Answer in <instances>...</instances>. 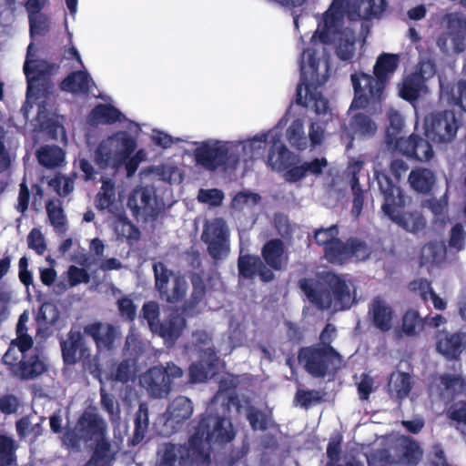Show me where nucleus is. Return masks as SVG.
<instances>
[{
  "mask_svg": "<svg viewBox=\"0 0 466 466\" xmlns=\"http://www.w3.org/2000/svg\"><path fill=\"white\" fill-rule=\"evenodd\" d=\"M390 126L387 129L386 144L391 150H396L399 145L405 140L404 120L402 116L396 110L389 112Z\"/></svg>",
  "mask_w": 466,
  "mask_h": 466,
  "instance_id": "72a5a7b5",
  "label": "nucleus"
},
{
  "mask_svg": "<svg viewBox=\"0 0 466 466\" xmlns=\"http://www.w3.org/2000/svg\"><path fill=\"white\" fill-rule=\"evenodd\" d=\"M370 314L377 329L387 331L392 328L395 314L390 304L386 300L376 298L370 304Z\"/></svg>",
  "mask_w": 466,
  "mask_h": 466,
  "instance_id": "c85d7f7f",
  "label": "nucleus"
},
{
  "mask_svg": "<svg viewBox=\"0 0 466 466\" xmlns=\"http://www.w3.org/2000/svg\"><path fill=\"white\" fill-rule=\"evenodd\" d=\"M127 206L134 214L142 212L146 216H155L162 209L164 203L156 198L153 188L139 187L129 196Z\"/></svg>",
  "mask_w": 466,
  "mask_h": 466,
  "instance_id": "393cba45",
  "label": "nucleus"
},
{
  "mask_svg": "<svg viewBox=\"0 0 466 466\" xmlns=\"http://www.w3.org/2000/svg\"><path fill=\"white\" fill-rule=\"evenodd\" d=\"M81 346V333L79 331L71 330L67 339L61 342L62 354L66 363L73 364L77 360V352Z\"/></svg>",
  "mask_w": 466,
  "mask_h": 466,
  "instance_id": "49530a36",
  "label": "nucleus"
},
{
  "mask_svg": "<svg viewBox=\"0 0 466 466\" xmlns=\"http://www.w3.org/2000/svg\"><path fill=\"white\" fill-rule=\"evenodd\" d=\"M459 122L452 111L432 113L424 120V134L428 139L440 146L451 143L457 135Z\"/></svg>",
  "mask_w": 466,
  "mask_h": 466,
  "instance_id": "9d476101",
  "label": "nucleus"
},
{
  "mask_svg": "<svg viewBox=\"0 0 466 466\" xmlns=\"http://www.w3.org/2000/svg\"><path fill=\"white\" fill-rule=\"evenodd\" d=\"M260 200L261 197L258 193L242 190L233 197L230 207L235 212L248 214L254 211Z\"/></svg>",
  "mask_w": 466,
  "mask_h": 466,
  "instance_id": "58836bf2",
  "label": "nucleus"
},
{
  "mask_svg": "<svg viewBox=\"0 0 466 466\" xmlns=\"http://www.w3.org/2000/svg\"><path fill=\"white\" fill-rule=\"evenodd\" d=\"M49 186L60 196L67 195L74 189V179L69 177L57 175L50 180Z\"/></svg>",
  "mask_w": 466,
  "mask_h": 466,
  "instance_id": "338daca9",
  "label": "nucleus"
},
{
  "mask_svg": "<svg viewBox=\"0 0 466 466\" xmlns=\"http://www.w3.org/2000/svg\"><path fill=\"white\" fill-rule=\"evenodd\" d=\"M446 255V248L442 243L433 242L421 248L420 264L430 267L441 264Z\"/></svg>",
  "mask_w": 466,
  "mask_h": 466,
  "instance_id": "a18cd8bd",
  "label": "nucleus"
},
{
  "mask_svg": "<svg viewBox=\"0 0 466 466\" xmlns=\"http://www.w3.org/2000/svg\"><path fill=\"white\" fill-rule=\"evenodd\" d=\"M89 122L92 124H112L119 122L129 132L137 133L140 127L127 118L115 106L111 105H98L89 115Z\"/></svg>",
  "mask_w": 466,
  "mask_h": 466,
  "instance_id": "a878e982",
  "label": "nucleus"
},
{
  "mask_svg": "<svg viewBox=\"0 0 466 466\" xmlns=\"http://www.w3.org/2000/svg\"><path fill=\"white\" fill-rule=\"evenodd\" d=\"M195 350L200 354L201 360L198 364H192L189 368V375L192 382H203L213 377L221 367V363L209 347V338L207 332L198 331L193 335Z\"/></svg>",
  "mask_w": 466,
  "mask_h": 466,
  "instance_id": "9b49d317",
  "label": "nucleus"
},
{
  "mask_svg": "<svg viewBox=\"0 0 466 466\" xmlns=\"http://www.w3.org/2000/svg\"><path fill=\"white\" fill-rule=\"evenodd\" d=\"M61 83V88L71 93H87L90 92L94 82L88 72L85 69H75Z\"/></svg>",
  "mask_w": 466,
  "mask_h": 466,
  "instance_id": "c9c22d12",
  "label": "nucleus"
},
{
  "mask_svg": "<svg viewBox=\"0 0 466 466\" xmlns=\"http://www.w3.org/2000/svg\"><path fill=\"white\" fill-rule=\"evenodd\" d=\"M154 273L156 288L163 299L177 302L184 297L187 289L184 277L168 270L161 262L154 264Z\"/></svg>",
  "mask_w": 466,
  "mask_h": 466,
  "instance_id": "f3484780",
  "label": "nucleus"
},
{
  "mask_svg": "<svg viewBox=\"0 0 466 466\" xmlns=\"http://www.w3.org/2000/svg\"><path fill=\"white\" fill-rule=\"evenodd\" d=\"M336 8L335 15H340L344 19L347 15L350 20L358 18L368 19L378 16L384 10L383 0H341Z\"/></svg>",
  "mask_w": 466,
  "mask_h": 466,
  "instance_id": "5701e85b",
  "label": "nucleus"
},
{
  "mask_svg": "<svg viewBox=\"0 0 466 466\" xmlns=\"http://www.w3.org/2000/svg\"><path fill=\"white\" fill-rule=\"evenodd\" d=\"M299 360L315 377H323L327 371L338 369L341 362L339 355L328 346L324 349H303L299 352Z\"/></svg>",
  "mask_w": 466,
  "mask_h": 466,
  "instance_id": "f8f14e48",
  "label": "nucleus"
},
{
  "mask_svg": "<svg viewBox=\"0 0 466 466\" xmlns=\"http://www.w3.org/2000/svg\"><path fill=\"white\" fill-rule=\"evenodd\" d=\"M114 230L118 237L127 239H137L138 238V230L129 222L123 215L122 209L115 214Z\"/></svg>",
  "mask_w": 466,
  "mask_h": 466,
  "instance_id": "6e6d98bb",
  "label": "nucleus"
},
{
  "mask_svg": "<svg viewBox=\"0 0 466 466\" xmlns=\"http://www.w3.org/2000/svg\"><path fill=\"white\" fill-rule=\"evenodd\" d=\"M46 370V363L39 356L34 355L25 358L18 365H14L12 373L21 380H32Z\"/></svg>",
  "mask_w": 466,
  "mask_h": 466,
  "instance_id": "473e14b6",
  "label": "nucleus"
},
{
  "mask_svg": "<svg viewBox=\"0 0 466 466\" xmlns=\"http://www.w3.org/2000/svg\"><path fill=\"white\" fill-rule=\"evenodd\" d=\"M411 187L418 192L429 191L435 182L434 174L427 168L412 170L409 176Z\"/></svg>",
  "mask_w": 466,
  "mask_h": 466,
  "instance_id": "8fccbe9b",
  "label": "nucleus"
},
{
  "mask_svg": "<svg viewBox=\"0 0 466 466\" xmlns=\"http://www.w3.org/2000/svg\"><path fill=\"white\" fill-rule=\"evenodd\" d=\"M299 285L308 299L321 309L343 310L354 301L353 285L342 276L329 273L322 282L302 279Z\"/></svg>",
  "mask_w": 466,
  "mask_h": 466,
  "instance_id": "20e7f679",
  "label": "nucleus"
},
{
  "mask_svg": "<svg viewBox=\"0 0 466 466\" xmlns=\"http://www.w3.org/2000/svg\"><path fill=\"white\" fill-rule=\"evenodd\" d=\"M116 450L113 449L107 441L96 443L91 459L86 466H111Z\"/></svg>",
  "mask_w": 466,
  "mask_h": 466,
  "instance_id": "de8ad7c7",
  "label": "nucleus"
},
{
  "mask_svg": "<svg viewBox=\"0 0 466 466\" xmlns=\"http://www.w3.org/2000/svg\"><path fill=\"white\" fill-rule=\"evenodd\" d=\"M143 318L147 321L150 330L161 337L165 344L171 347L181 336L186 323L183 317L171 315L164 323H159V307L157 302H147L142 308Z\"/></svg>",
  "mask_w": 466,
  "mask_h": 466,
  "instance_id": "1a4fd4ad",
  "label": "nucleus"
},
{
  "mask_svg": "<svg viewBox=\"0 0 466 466\" xmlns=\"http://www.w3.org/2000/svg\"><path fill=\"white\" fill-rule=\"evenodd\" d=\"M345 131L352 138L370 137L376 133L377 125L369 116L359 113L351 116L349 127H345Z\"/></svg>",
  "mask_w": 466,
  "mask_h": 466,
  "instance_id": "2f4dec72",
  "label": "nucleus"
},
{
  "mask_svg": "<svg viewBox=\"0 0 466 466\" xmlns=\"http://www.w3.org/2000/svg\"><path fill=\"white\" fill-rule=\"evenodd\" d=\"M338 228L336 226H331L328 228H321L315 232V240L319 245L324 247V250L326 251V248L333 241H337Z\"/></svg>",
  "mask_w": 466,
  "mask_h": 466,
  "instance_id": "774afa93",
  "label": "nucleus"
},
{
  "mask_svg": "<svg viewBox=\"0 0 466 466\" xmlns=\"http://www.w3.org/2000/svg\"><path fill=\"white\" fill-rule=\"evenodd\" d=\"M46 211L49 220L55 228L59 231L63 230L65 226V217L59 203L55 200L49 201L46 205Z\"/></svg>",
  "mask_w": 466,
  "mask_h": 466,
  "instance_id": "680f3d73",
  "label": "nucleus"
},
{
  "mask_svg": "<svg viewBox=\"0 0 466 466\" xmlns=\"http://www.w3.org/2000/svg\"><path fill=\"white\" fill-rule=\"evenodd\" d=\"M286 137L291 147L304 150L309 143L311 146L319 145L324 137V130L320 126L311 123L309 135H307L303 119L295 118L287 129Z\"/></svg>",
  "mask_w": 466,
  "mask_h": 466,
  "instance_id": "aec40b11",
  "label": "nucleus"
},
{
  "mask_svg": "<svg viewBox=\"0 0 466 466\" xmlns=\"http://www.w3.org/2000/svg\"><path fill=\"white\" fill-rule=\"evenodd\" d=\"M194 148L192 156L196 167L208 171L223 169L233 172V161H231L230 140L208 138L192 143Z\"/></svg>",
  "mask_w": 466,
  "mask_h": 466,
  "instance_id": "0eeeda50",
  "label": "nucleus"
},
{
  "mask_svg": "<svg viewBox=\"0 0 466 466\" xmlns=\"http://www.w3.org/2000/svg\"><path fill=\"white\" fill-rule=\"evenodd\" d=\"M411 390L410 376L408 373L397 371L390 375L389 390L397 399L406 398Z\"/></svg>",
  "mask_w": 466,
  "mask_h": 466,
  "instance_id": "c03bdc74",
  "label": "nucleus"
},
{
  "mask_svg": "<svg viewBox=\"0 0 466 466\" xmlns=\"http://www.w3.org/2000/svg\"><path fill=\"white\" fill-rule=\"evenodd\" d=\"M397 447L401 452L403 461L407 464L415 465L422 457V449L409 437L402 436L399 438Z\"/></svg>",
  "mask_w": 466,
  "mask_h": 466,
  "instance_id": "37998d69",
  "label": "nucleus"
},
{
  "mask_svg": "<svg viewBox=\"0 0 466 466\" xmlns=\"http://www.w3.org/2000/svg\"><path fill=\"white\" fill-rule=\"evenodd\" d=\"M56 70V66L37 57V48L30 44L27 48L24 72L27 79L26 101L23 113L26 119L36 106L35 127L54 132V138L66 141V136L60 117L54 112L53 98L48 91L46 76Z\"/></svg>",
  "mask_w": 466,
  "mask_h": 466,
  "instance_id": "7ed1b4c3",
  "label": "nucleus"
},
{
  "mask_svg": "<svg viewBox=\"0 0 466 466\" xmlns=\"http://www.w3.org/2000/svg\"><path fill=\"white\" fill-rule=\"evenodd\" d=\"M149 172L169 184H180L183 181V172L172 162L153 167L149 169Z\"/></svg>",
  "mask_w": 466,
  "mask_h": 466,
  "instance_id": "09e8293b",
  "label": "nucleus"
},
{
  "mask_svg": "<svg viewBox=\"0 0 466 466\" xmlns=\"http://www.w3.org/2000/svg\"><path fill=\"white\" fill-rule=\"evenodd\" d=\"M247 416L253 430H264L271 421L268 414L258 411L253 408L248 410Z\"/></svg>",
  "mask_w": 466,
  "mask_h": 466,
  "instance_id": "69168bd1",
  "label": "nucleus"
},
{
  "mask_svg": "<svg viewBox=\"0 0 466 466\" xmlns=\"http://www.w3.org/2000/svg\"><path fill=\"white\" fill-rule=\"evenodd\" d=\"M262 255L268 266L274 269H280L287 262L283 244L280 240L268 241L263 248Z\"/></svg>",
  "mask_w": 466,
  "mask_h": 466,
  "instance_id": "ea45409f",
  "label": "nucleus"
},
{
  "mask_svg": "<svg viewBox=\"0 0 466 466\" xmlns=\"http://www.w3.org/2000/svg\"><path fill=\"white\" fill-rule=\"evenodd\" d=\"M224 199V193L218 188L200 189L198 194V200L209 207H218Z\"/></svg>",
  "mask_w": 466,
  "mask_h": 466,
  "instance_id": "bf43d9fd",
  "label": "nucleus"
},
{
  "mask_svg": "<svg viewBox=\"0 0 466 466\" xmlns=\"http://www.w3.org/2000/svg\"><path fill=\"white\" fill-rule=\"evenodd\" d=\"M197 455L192 452L190 440L187 446L162 443L157 449L156 466H175L177 462L180 466H205L197 465Z\"/></svg>",
  "mask_w": 466,
  "mask_h": 466,
  "instance_id": "412c9836",
  "label": "nucleus"
},
{
  "mask_svg": "<svg viewBox=\"0 0 466 466\" xmlns=\"http://www.w3.org/2000/svg\"><path fill=\"white\" fill-rule=\"evenodd\" d=\"M105 434V421L95 412L86 410L78 420L75 431L73 432H66L64 437V442L72 447L77 446L79 441H96L98 443L100 441H106L104 439Z\"/></svg>",
  "mask_w": 466,
  "mask_h": 466,
  "instance_id": "dca6fc26",
  "label": "nucleus"
},
{
  "mask_svg": "<svg viewBox=\"0 0 466 466\" xmlns=\"http://www.w3.org/2000/svg\"><path fill=\"white\" fill-rule=\"evenodd\" d=\"M148 429V410L146 404H140L135 418V432L132 438V445H137L146 436Z\"/></svg>",
  "mask_w": 466,
  "mask_h": 466,
  "instance_id": "5fc2aeb1",
  "label": "nucleus"
},
{
  "mask_svg": "<svg viewBox=\"0 0 466 466\" xmlns=\"http://www.w3.org/2000/svg\"><path fill=\"white\" fill-rule=\"evenodd\" d=\"M238 379L227 374L219 381V390L208 406L205 417L200 420L196 432L190 438V447L196 457L197 465H208L209 450L212 445L231 441L236 432L233 425L227 417L231 407L240 411L241 407L237 403L228 390L236 387Z\"/></svg>",
  "mask_w": 466,
  "mask_h": 466,
  "instance_id": "f03ea898",
  "label": "nucleus"
},
{
  "mask_svg": "<svg viewBox=\"0 0 466 466\" xmlns=\"http://www.w3.org/2000/svg\"><path fill=\"white\" fill-rule=\"evenodd\" d=\"M230 230L226 221L215 218L206 222L201 238L208 246V254L216 260L226 258L230 252Z\"/></svg>",
  "mask_w": 466,
  "mask_h": 466,
  "instance_id": "ddd939ff",
  "label": "nucleus"
},
{
  "mask_svg": "<svg viewBox=\"0 0 466 466\" xmlns=\"http://www.w3.org/2000/svg\"><path fill=\"white\" fill-rule=\"evenodd\" d=\"M14 441L5 436H0V466H13Z\"/></svg>",
  "mask_w": 466,
  "mask_h": 466,
  "instance_id": "e2e57ef3",
  "label": "nucleus"
},
{
  "mask_svg": "<svg viewBox=\"0 0 466 466\" xmlns=\"http://www.w3.org/2000/svg\"><path fill=\"white\" fill-rule=\"evenodd\" d=\"M5 137V131L0 127V193L4 190L8 182L9 171L8 168L11 165V156L5 150L3 144V138Z\"/></svg>",
  "mask_w": 466,
  "mask_h": 466,
  "instance_id": "13d9d810",
  "label": "nucleus"
},
{
  "mask_svg": "<svg viewBox=\"0 0 466 466\" xmlns=\"http://www.w3.org/2000/svg\"><path fill=\"white\" fill-rule=\"evenodd\" d=\"M325 256L327 259L335 264H341L351 258L350 251V241L343 244L339 239L333 241L331 245L326 248Z\"/></svg>",
  "mask_w": 466,
  "mask_h": 466,
  "instance_id": "864d4df0",
  "label": "nucleus"
},
{
  "mask_svg": "<svg viewBox=\"0 0 466 466\" xmlns=\"http://www.w3.org/2000/svg\"><path fill=\"white\" fill-rule=\"evenodd\" d=\"M283 120L274 127V139H270L268 143V151L265 159L268 167L274 171H288L293 168L298 161V157L289 151L286 145L282 142V125Z\"/></svg>",
  "mask_w": 466,
  "mask_h": 466,
  "instance_id": "a211bd4d",
  "label": "nucleus"
},
{
  "mask_svg": "<svg viewBox=\"0 0 466 466\" xmlns=\"http://www.w3.org/2000/svg\"><path fill=\"white\" fill-rule=\"evenodd\" d=\"M399 64V56L392 54H382L378 58L373 67L375 77L383 85L394 74Z\"/></svg>",
  "mask_w": 466,
  "mask_h": 466,
  "instance_id": "e433bc0d",
  "label": "nucleus"
},
{
  "mask_svg": "<svg viewBox=\"0 0 466 466\" xmlns=\"http://www.w3.org/2000/svg\"><path fill=\"white\" fill-rule=\"evenodd\" d=\"M374 174L383 196L381 208L384 214L407 232L415 234L423 230L426 220L420 211L400 212L406 204V198L400 188L384 173L379 162L374 164Z\"/></svg>",
  "mask_w": 466,
  "mask_h": 466,
  "instance_id": "39448f33",
  "label": "nucleus"
},
{
  "mask_svg": "<svg viewBox=\"0 0 466 466\" xmlns=\"http://www.w3.org/2000/svg\"><path fill=\"white\" fill-rule=\"evenodd\" d=\"M59 318V312L56 305L44 303L38 312L37 321L40 325L54 324Z\"/></svg>",
  "mask_w": 466,
  "mask_h": 466,
  "instance_id": "0e129e2a",
  "label": "nucleus"
},
{
  "mask_svg": "<svg viewBox=\"0 0 466 466\" xmlns=\"http://www.w3.org/2000/svg\"><path fill=\"white\" fill-rule=\"evenodd\" d=\"M441 96L450 103L460 105L466 111V82L460 81L450 92L444 86L442 80H440Z\"/></svg>",
  "mask_w": 466,
  "mask_h": 466,
  "instance_id": "3c124183",
  "label": "nucleus"
},
{
  "mask_svg": "<svg viewBox=\"0 0 466 466\" xmlns=\"http://www.w3.org/2000/svg\"><path fill=\"white\" fill-rule=\"evenodd\" d=\"M183 370L174 363H167L164 369L154 367L143 374L139 382L142 387L154 397L162 398L167 396L170 390L173 380L181 378Z\"/></svg>",
  "mask_w": 466,
  "mask_h": 466,
  "instance_id": "2eb2a0df",
  "label": "nucleus"
},
{
  "mask_svg": "<svg viewBox=\"0 0 466 466\" xmlns=\"http://www.w3.org/2000/svg\"><path fill=\"white\" fill-rule=\"evenodd\" d=\"M38 161L46 167L59 166L65 159V153L56 146H45L37 152Z\"/></svg>",
  "mask_w": 466,
  "mask_h": 466,
  "instance_id": "603ef678",
  "label": "nucleus"
},
{
  "mask_svg": "<svg viewBox=\"0 0 466 466\" xmlns=\"http://www.w3.org/2000/svg\"><path fill=\"white\" fill-rule=\"evenodd\" d=\"M463 388V380L460 374L443 373L432 379L430 393L445 402L452 400Z\"/></svg>",
  "mask_w": 466,
  "mask_h": 466,
  "instance_id": "b1692460",
  "label": "nucleus"
},
{
  "mask_svg": "<svg viewBox=\"0 0 466 466\" xmlns=\"http://www.w3.org/2000/svg\"><path fill=\"white\" fill-rule=\"evenodd\" d=\"M340 1L333 0L309 43L303 48L299 61L301 82L297 88V102L319 116L330 112L329 101L319 90L329 77L326 45H333L338 57L343 61L351 60L357 50L354 30L345 25L341 15H335Z\"/></svg>",
  "mask_w": 466,
  "mask_h": 466,
  "instance_id": "f257e3e1",
  "label": "nucleus"
},
{
  "mask_svg": "<svg viewBox=\"0 0 466 466\" xmlns=\"http://www.w3.org/2000/svg\"><path fill=\"white\" fill-rule=\"evenodd\" d=\"M238 270L239 274L245 278L258 274L263 281H269L273 279V273L262 265L258 257L239 255Z\"/></svg>",
  "mask_w": 466,
  "mask_h": 466,
  "instance_id": "f704fd0d",
  "label": "nucleus"
},
{
  "mask_svg": "<svg viewBox=\"0 0 466 466\" xmlns=\"http://www.w3.org/2000/svg\"><path fill=\"white\" fill-rule=\"evenodd\" d=\"M328 167L325 157L315 158L309 162H304L300 166H295L284 173V178L288 182H297L309 175L318 176Z\"/></svg>",
  "mask_w": 466,
  "mask_h": 466,
  "instance_id": "c756f323",
  "label": "nucleus"
},
{
  "mask_svg": "<svg viewBox=\"0 0 466 466\" xmlns=\"http://www.w3.org/2000/svg\"><path fill=\"white\" fill-rule=\"evenodd\" d=\"M428 87L423 81H421L420 76L412 74L407 76L400 86V96L408 100L414 101L421 94H425Z\"/></svg>",
  "mask_w": 466,
  "mask_h": 466,
  "instance_id": "a19ab883",
  "label": "nucleus"
},
{
  "mask_svg": "<svg viewBox=\"0 0 466 466\" xmlns=\"http://www.w3.org/2000/svg\"><path fill=\"white\" fill-rule=\"evenodd\" d=\"M193 410V405L189 399L180 396L173 400L160 419L164 427L162 433L169 435L176 432L191 417Z\"/></svg>",
  "mask_w": 466,
  "mask_h": 466,
  "instance_id": "4be33fe9",
  "label": "nucleus"
},
{
  "mask_svg": "<svg viewBox=\"0 0 466 466\" xmlns=\"http://www.w3.org/2000/svg\"><path fill=\"white\" fill-rule=\"evenodd\" d=\"M32 345V338L23 339L16 337V339L11 342L8 350L4 355L3 362L10 366V370H12L14 365H18V363L25 358V352L28 350Z\"/></svg>",
  "mask_w": 466,
  "mask_h": 466,
  "instance_id": "4c0bfd02",
  "label": "nucleus"
},
{
  "mask_svg": "<svg viewBox=\"0 0 466 466\" xmlns=\"http://www.w3.org/2000/svg\"><path fill=\"white\" fill-rule=\"evenodd\" d=\"M85 333L95 340L99 350H109L117 335L112 325L105 323L88 325L85 328Z\"/></svg>",
  "mask_w": 466,
  "mask_h": 466,
  "instance_id": "7c9ffc66",
  "label": "nucleus"
},
{
  "mask_svg": "<svg viewBox=\"0 0 466 466\" xmlns=\"http://www.w3.org/2000/svg\"><path fill=\"white\" fill-rule=\"evenodd\" d=\"M129 131H117L99 141L93 152L96 164L101 168L122 167L137 148V140Z\"/></svg>",
  "mask_w": 466,
  "mask_h": 466,
  "instance_id": "423d86ee",
  "label": "nucleus"
},
{
  "mask_svg": "<svg viewBox=\"0 0 466 466\" xmlns=\"http://www.w3.org/2000/svg\"><path fill=\"white\" fill-rule=\"evenodd\" d=\"M395 151L409 157H415L419 161H429L434 155L431 145L414 135L403 140Z\"/></svg>",
  "mask_w": 466,
  "mask_h": 466,
  "instance_id": "cd10ccee",
  "label": "nucleus"
},
{
  "mask_svg": "<svg viewBox=\"0 0 466 466\" xmlns=\"http://www.w3.org/2000/svg\"><path fill=\"white\" fill-rule=\"evenodd\" d=\"M422 327V319L418 311L408 310L403 317L402 329L406 335H413Z\"/></svg>",
  "mask_w": 466,
  "mask_h": 466,
  "instance_id": "052dcab7",
  "label": "nucleus"
},
{
  "mask_svg": "<svg viewBox=\"0 0 466 466\" xmlns=\"http://www.w3.org/2000/svg\"><path fill=\"white\" fill-rule=\"evenodd\" d=\"M101 392H104V390L101 389ZM102 403L106 409V410L111 414L112 422L114 424L115 436L122 440L123 437L127 434L128 426L127 422L121 421L118 412H114V401L112 399L106 398L104 393H102Z\"/></svg>",
  "mask_w": 466,
  "mask_h": 466,
  "instance_id": "4d7b16f0",
  "label": "nucleus"
},
{
  "mask_svg": "<svg viewBox=\"0 0 466 466\" xmlns=\"http://www.w3.org/2000/svg\"><path fill=\"white\" fill-rule=\"evenodd\" d=\"M466 349V332L441 333L437 338V350L445 359L457 360Z\"/></svg>",
  "mask_w": 466,
  "mask_h": 466,
  "instance_id": "bb28decb",
  "label": "nucleus"
},
{
  "mask_svg": "<svg viewBox=\"0 0 466 466\" xmlns=\"http://www.w3.org/2000/svg\"><path fill=\"white\" fill-rule=\"evenodd\" d=\"M96 207L99 209H108L111 214L122 209L121 206L116 201L115 187L111 180L103 181L101 190L97 195Z\"/></svg>",
  "mask_w": 466,
  "mask_h": 466,
  "instance_id": "79ce46f5",
  "label": "nucleus"
},
{
  "mask_svg": "<svg viewBox=\"0 0 466 466\" xmlns=\"http://www.w3.org/2000/svg\"><path fill=\"white\" fill-rule=\"evenodd\" d=\"M446 32L438 39V46L445 53H461L466 49V19L458 14L448 15Z\"/></svg>",
  "mask_w": 466,
  "mask_h": 466,
  "instance_id": "6ab92c4d",
  "label": "nucleus"
},
{
  "mask_svg": "<svg viewBox=\"0 0 466 466\" xmlns=\"http://www.w3.org/2000/svg\"><path fill=\"white\" fill-rule=\"evenodd\" d=\"M354 90V98L350 111L364 108L370 104L380 101L383 96L384 86L374 76L362 72H357L350 76Z\"/></svg>",
  "mask_w": 466,
  "mask_h": 466,
  "instance_id": "4468645a",
  "label": "nucleus"
},
{
  "mask_svg": "<svg viewBox=\"0 0 466 466\" xmlns=\"http://www.w3.org/2000/svg\"><path fill=\"white\" fill-rule=\"evenodd\" d=\"M274 127L260 131L244 139L230 140L231 161L234 171H246L253 167L256 160L264 157L269 140L274 139Z\"/></svg>",
  "mask_w": 466,
  "mask_h": 466,
  "instance_id": "6e6552de",
  "label": "nucleus"
}]
</instances>
